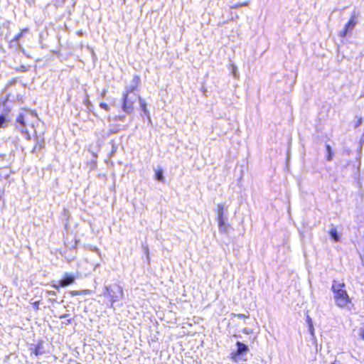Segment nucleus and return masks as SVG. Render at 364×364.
<instances>
[{
  "label": "nucleus",
  "mask_w": 364,
  "mask_h": 364,
  "mask_svg": "<svg viewBox=\"0 0 364 364\" xmlns=\"http://www.w3.org/2000/svg\"><path fill=\"white\" fill-rule=\"evenodd\" d=\"M355 24H356V22L355 21L354 16H353L350 19L348 23L346 25L345 28H344L343 31L341 32V35L343 37L346 36V34L348 33V32H349L353 29Z\"/></svg>",
  "instance_id": "nucleus-5"
},
{
  "label": "nucleus",
  "mask_w": 364,
  "mask_h": 364,
  "mask_svg": "<svg viewBox=\"0 0 364 364\" xmlns=\"http://www.w3.org/2000/svg\"><path fill=\"white\" fill-rule=\"evenodd\" d=\"M307 322H308L309 326L310 325V323H313L311 318H309V316H307Z\"/></svg>",
  "instance_id": "nucleus-27"
},
{
  "label": "nucleus",
  "mask_w": 364,
  "mask_h": 364,
  "mask_svg": "<svg viewBox=\"0 0 364 364\" xmlns=\"http://www.w3.org/2000/svg\"><path fill=\"white\" fill-rule=\"evenodd\" d=\"M72 294H74V295H77V294H79V292L78 291H73Z\"/></svg>",
  "instance_id": "nucleus-30"
},
{
  "label": "nucleus",
  "mask_w": 364,
  "mask_h": 364,
  "mask_svg": "<svg viewBox=\"0 0 364 364\" xmlns=\"http://www.w3.org/2000/svg\"><path fill=\"white\" fill-rule=\"evenodd\" d=\"M5 123V118L3 116H0V127H1Z\"/></svg>",
  "instance_id": "nucleus-21"
},
{
  "label": "nucleus",
  "mask_w": 364,
  "mask_h": 364,
  "mask_svg": "<svg viewBox=\"0 0 364 364\" xmlns=\"http://www.w3.org/2000/svg\"><path fill=\"white\" fill-rule=\"evenodd\" d=\"M236 346H237L238 353H240L242 355L245 353H247L249 350L247 346L243 344L242 343L237 341L236 343Z\"/></svg>",
  "instance_id": "nucleus-11"
},
{
  "label": "nucleus",
  "mask_w": 364,
  "mask_h": 364,
  "mask_svg": "<svg viewBox=\"0 0 364 364\" xmlns=\"http://www.w3.org/2000/svg\"><path fill=\"white\" fill-rule=\"evenodd\" d=\"M28 28H23V30H21V33L15 37V41H18L20 40V38L22 37V36L25 33L28 32Z\"/></svg>",
  "instance_id": "nucleus-14"
},
{
  "label": "nucleus",
  "mask_w": 364,
  "mask_h": 364,
  "mask_svg": "<svg viewBox=\"0 0 364 364\" xmlns=\"http://www.w3.org/2000/svg\"><path fill=\"white\" fill-rule=\"evenodd\" d=\"M332 364H336L335 363H333Z\"/></svg>",
  "instance_id": "nucleus-32"
},
{
  "label": "nucleus",
  "mask_w": 364,
  "mask_h": 364,
  "mask_svg": "<svg viewBox=\"0 0 364 364\" xmlns=\"http://www.w3.org/2000/svg\"><path fill=\"white\" fill-rule=\"evenodd\" d=\"M75 281V277L73 275L65 274L64 278L60 281V285L61 287H66Z\"/></svg>",
  "instance_id": "nucleus-6"
},
{
  "label": "nucleus",
  "mask_w": 364,
  "mask_h": 364,
  "mask_svg": "<svg viewBox=\"0 0 364 364\" xmlns=\"http://www.w3.org/2000/svg\"><path fill=\"white\" fill-rule=\"evenodd\" d=\"M139 77L135 76L132 80V84L127 88L123 97L122 109L127 114H131L134 110V105L139 100V96L134 92L139 84Z\"/></svg>",
  "instance_id": "nucleus-1"
},
{
  "label": "nucleus",
  "mask_w": 364,
  "mask_h": 364,
  "mask_svg": "<svg viewBox=\"0 0 364 364\" xmlns=\"http://www.w3.org/2000/svg\"><path fill=\"white\" fill-rule=\"evenodd\" d=\"M233 316L235 317H237L239 318H247V316L244 314H232Z\"/></svg>",
  "instance_id": "nucleus-19"
},
{
  "label": "nucleus",
  "mask_w": 364,
  "mask_h": 364,
  "mask_svg": "<svg viewBox=\"0 0 364 364\" xmlns=\"http://www.w3.org/2000/svg\"><path fill=\"white\" fill-rule=\"evenodd\" d=\"M156 178L157 180H159L160 181H164V178L163 176V171L161 170L156 171Z\"/></svg>",
  "instance_id": "nucleus-13"
},
{
  "label": "nucleus",
  "mask_w": 364,
  "mask_h": 364,
  "mask_svg": "<svg viewBox=\"0 0 364 364\" xmlns=\"http://www.w3.org/2000/svg\"><path fill=\"white\" fill-rule=\"evenodd\" d=\"M138 101L139 102L140 107H141V109L143 110L144 114L148 117L149 120H150L149 112L146 108V103L145 100L141 99L139 97Z\"/></svg>",
  "instance_id": "nucleus-10"
},
{
  "label": "nucleus",
  "mask_w": 364,
  "mask_h": 364,
  "mask_svg": "<svg viewBox=\"0 0 364 364\" xmlns=\"http://www.w3.org/2000/svg\"><path fill=\"white\" fill-rule=\"evenodd\" d=\"M38 304H39V301H35L34 303H33V307L37 310L38 309Z\"/></svg>",
  "instance_id": "nucleus-24"
},
{
  "label": "nucleus",
  "mask_w": 364,
  "mask_h": 364,
  "mask_svg": "<svg viewBox=\"0 0 364 364\" xmlns=\"http://www.w3.org/2000/svg\"><path fill=\"white\" fill-rule=\"evenodd\" d=\"M55 4L58 5H62L65 3V0H55Z\"/></svg>",
  "instance_id": "nucleus-23"
},
{
  "label": "nucleus",
  "mask_w": 364,
  "mask_h": 364,
  "mask_svg": "<svg viewBox=\"0 0 364 364\" xmlns=\"http://www.w3.org/2000/svg\"><path fill=\"white\" fill-rule=\"evenodd\" d=\"M326 151L328 152L327 160L331 161L332 159V152H331V148L329 145L326 146Z\"/></svg>",
  "instance_id": "nucleus-16"
},
{
  "label": "nucleus",
  "mask_w": 364,
  "mask_h": 364,
  "mask_svg": "<svg viewBox=\"0 0 364 364\" xmlns=\"http://www.w3.org/2000/svg\"><path fill=\"white\" fill-rule=\"evenodd\" d=\"M360 336L363 339H364V329L360 331Z\"/></svg>",
  "instance_id": "nucleus-26"
},
{
  "label": "nucleus",
  "mask_w": 364,
  "mask_h": 364,
  "mask_svg": "<svg viewBox=\"0 0 364 364\" xmlns=\"http://www.w3.org/2000/svg\"><path fill=\"white\" fill-rule=\"evenodd\" d=\"M219 231L222 233H228V225L227 224L225 219H217Z\"/></svg>",
  "instance_id": "nucleus-7"
},
{
  "label": "nucleus",
  "mask_w": 364,
  "mask_h": 364,
  "mask_svg": "<svg viewBox=\"0 0 364 364\" xmlns=\"http://www.w3.org/2000/svg\"><path fill=\"white\" fill-rule=\"evenodd\" d=\"M309 328V331H310L311 334L314 335V326H313V323H310Z\"/></svg>",
  "instance_id": "nucleus-22"
},
{
  "label": "nucleus",
  "mask_w": 364,
  "mask_h": 364,
  "mask_svg": "<svg viewBox=\"0 0 364 364\" xmlns=\"http://www.w3.org/2000/svg\"><path fill=\"white\" fill-rule=\"evenodd\" d=\"M100 107L108 111L109 109V107L108 106L107 104L105 103V102H101L100 105Z\"/></svg>",
  "instance_id": "nucleus-17"
},
{
  "label": "nucleus",
  "mask_w": 364,
  "mask_h": 364,
  "mask_svg": "<svg viewBox=\"0 0 364 364\" xmlns=\"http://www.w3.org/2000/svg\"><path fill=\"white\" fill-rule=\"evenodd\" d=\"M67 316H68V314H63V315L60 316V318H65Z\"/></svg>",
  "instance_id": "nucleus-29"
},
{
  "label": "nucleus",
  "mask_w": 364,
  "mask_h": 364,
  "mask_svg": "<svg viewBox=\"0 0 364 364\" xmlns=\"http://www.w3.org/2000/svg\"><path fill=\"white\" fill-rule=\"evenodd\" d=\"M242 332L245 334H251L252 333V329L250 328H243Z\"/></svg>",
  "instance_id": "nucleus-18"
},
{
  "label": "nucleus",
  "mask_w": 364,
  "mask_h": 364,
  "mask_svg": "<svg viewBox=\"0 0 364 364\" xmlns=\"http://www.w3.org/2000/svg\"><path fill=\"white\" fill-rule=\"evenodd\" d=\"M242 354L240 353H238V350H237L235 352H232L230 353V359L234 361L235 363H237L239 362L240 360V355H241Z\"/></svg>",
  "instance_id": "nucleus-12"
},
{
  "label": "nucleus",
  "mask_w": 364,
  "mask_h": 364,
  "mask_svg": "<svg viewBox=\"0 0 364 364\" xmlns=\"http://www.w3.org/2000/svg\"><path fill=\"white\" fill-rule=\"evenodd\" d=\"M85 104L86 105L87 108L90 109V106H91V102H90L89 98H88L87 96L86 97V98L85 100Z\"/></svg>",
  "instance_id": "nucleus-20"
},
{
  "label": "nucleus",
  "mask_w": 364,
  "mask_h": 364,
  "mask_svg": "<svg viewBox=\"0 0 364 364\" xmlns=\"http://www.w3.org/2000/svg\"><path fill=\"white\" fill-rule=\"evenodd\" d=\"M106 93H107V90H103V91L100 94L101 97H105V95H106Z\"/></svg>",
  "instance_id": "nucleus-25"
},
{
  "label": "nucleus",
  "mask_w": 364,
  "mask_h": 364,
  "mask_svg": "<svg viewBox=\"0 0 364 364\" xmlns=\"http://www.w3.org/2000/svg\"><path fill=\"white\" fill-rule=\"evenodd\" d=\"M17 122L23 133L29 135V127L33 128L35 122H37V117L33 112H26L17 118Z\"/></svg>",
  "instance_id": "nucleus-4"
},
{
  "label": "nucleus",
  "mask_w": 364,
  "mask_h": 364,
  "mask_svg": "<svg viewBox=\"0 0 364 364\" xmlns=\"http://www.w3.org/2000/svg\"><path fill=\"white\" fill-rule=\"evenodd\" d=\"M247 6V2H243V3H238V4H236L233 6H231V9H238V8H240V7H243V6Z\"/></svg>",
  "instance_id": "nucleus-15"
},
{
  "label": "nucleus",
  "mask_w": 364,
  "mask_h": 364,
  "mask_svg": "<svg viewBox=\"0 0 364 364\" xmlns=\"http://www.w3.org/2000/svg\"><path fill=\"white\" fill-rule=\"evenodd\" d=\"M329 235H330V237L334 241V242H339L340 240H341V235L337 231V229L336 228H332L329 232Z\"/></svg>",
  "instance_id": "nucleus-9"
},
{
  "label": "nucleus",
  "mask_w": 364,
  "mask_h": 364,
  "mask_svg": "<svg viewBox=\"0 0 364 364\" xmlns=\"http://www.w3.org/2000/svg\"><path fill=\"white\" fill-rule=\"evenodd\" d=\"M53 287L57 289L59 288V286L55 284H54Z\"/></svg>",
  "instance_id": "nucleus-31"
},
{
  "label": "nucleus",
  "mask_w": 364,
  "mask_h": 364,
  "mask_svg": "<svg viewBox=\"0 0 364 364\" xmlns=\"http://www.w3.org/2000/svg\"><path fill=\"white\" fill-rule=\"evenodd\" d=\"M225 207L223 204H219L217 206V219L225 218Z\"/></svg>",
  "instance_id": "nucleus-8"
},
{
  "label": "nucleus",
  "mask_w": 364,
  "mask_h": 364,
  "mask_svg": "<svg viewBox=\"0 0 364 364\" xmlns=\"http://www.w3.org/2000/svg\"><path fill=\"white\" fill-rule=\"evenodd\" d=\"M345 284L343 282H333L332 290L336 304L340 308H349L351 304V299L344 289Z\"/></svg>",
  "instance_id": "nucleus-2"
},
{
  "label": "nucleus",
  "mask_w": 364,
  "mask_h": 364,
  "mask_svg": "<svg viewBox=\"0 0 364 364\" xmlns=\"http://www.w3.org/2000/svg\"><path fill=\"white\" fill-rule=\"evenodd\" d=\"M103 295L109 297L111 306H112L114 303L124 298L123 288L118 284L106 285Z\"/></svg>",
  "instance_id": "nucleus-3"
},
{
  "label": "nucleus",
  "mask_w": 364,
  "mask_h": 364,
  "mask_svg": "<svg viewBox=\"0 0 364 364\" xmlns=\"http://www.w3.org/2000/svg\"><path fill=\"white\" fill-rule=\"evenodd\" d=\"M48 295H55V292L53 291H48Z\"/></svg>",
  "instance_id": "nucleus-28"
}]
</instances>
